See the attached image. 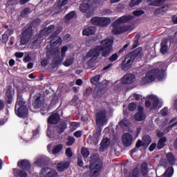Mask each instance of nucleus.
Instances as JSON below:
<instances>
[{
	"label": "nucleus",
	"instance_id": "obj_59",
	"mask_svg": "<svg viewBox=\"0 0 177 177\" xmlns=\"http://www.w3.org/2000/svg\"><path fill=\"white\" fill-rule=\"evenodd\" d=\"M15 57H17L18 59H21V57H23L24 56V53H20V52H16L15 53Z\"/></svg>",
	"mask_w": 177,
	"mask_h": 177
},
{
	"label": "nucleus",
	"instance_id": "obj_41",
	"mask_svg": "<svg viewBox=\"0 0 177 177\" xmlns=\"http://www.w3.org/2000/svg\"><path fill=\"white\" fill-rule=\"evenodd\" d=\"M63 149V145H57L53 150L52 151L53 154H57V153H60L62 151V149Z\"/></svg>",
	"mask_w": 177,
	"mask_h": 177
},
{
	"label": "nucleus",
	"instance_id": "obj_5",
	"mask_svg": "<svg viewBox=\"0 0 177 177\" xmlns=\"http://www.w3.org/2000/svg\"><path fill=\"white\" fill-rule=\"evenodd\" d=\"M107 120H109V112L100 111L96 115V122L99 129H97L93 136L95 139H99L100 135H102V129L100 127H103L105 124H107Z\"/></svg>",
	"mask_w": 177,
	"mask_h": 177
},
{
	"label": "nucleus",
	"instance_id": "obj_48",
	"mask_svg": "<svg viewBox=\"0 0 177 177\" xmlns=\"http://www.w3.org/2000/svg\"><path fill=\"white\" fill-rule=\"evenodd\" d=\"M62 62H63V59L57 58L56 59L53 60V64L56 67V66H59V64H62Z\"/></svg>",
	"mask_w": 177,
	"mask_h": 177
},
{
	"label": "nucleus",
	"instance_id": "obj_3",
	"mask_svg": "<svg viewBox=\"0 0 177 177\" xmlns=\"http://www.w3.org/2000/svg\"><path fill=\"white\" fill-rule=\"evenodd\" d=\"M142 50H143V48L138 47L126 55L124 61L120 64L121 70H122V71H128V70L132 67L135 59L142 53Z\"/></svg>",
	"mask_w": 177,
	"mask_h": 177
},
{
	"label": "nucleus",
	"instance_id": "obj_60",
	"mask_svg": "<svg viewBox=\"0 0 177 177\" xmlns=\"http://www.w3.org/2000/svg\"><path fill=\"white\" fill-rule=\"evenodd\" d=\"M132 176H133V177H139L140 176L139 170L138 169H136L133 171Z\"/></svg>",
	"mask_w": 177,
	"mask_h": 177
},
{
	"label": "nucleus",
	"instance_id": "obj_29",
	"mask_svg": "<svg viewBox=\"0 0 177 177\" xmlns=\"http://www.w3.org/2000/svg\"><path fill=\"white\" fill-rule=\"evenodd\" d=\"M134 118L136 121H142L146 118V115L143 114V112H137L134 115Z\"/></svg>",
	"mask_w": 177,
	"mask_h": 177
},
{
	"label": "nucleus",
	"instance_id": "obj_50",
	"mask_svg": "<svg viewBox=\"0 0 177 177\" xmlns=\"http://www.w3.org/2000/svg\"><path fill=\"white\" fill-rule=\"evenodd\" d=\"M8 41H9V36H8L6 34H3L1 38L2 44H7Z\"/></svg>",
	"mask_w": 177,
	"mask_h": 177
},
{
	"label": "nucleus",
	"instance_id": "obj_39",
	"mask_svg": "<svg viewBox=\"0 0 177 177\" xmlns=\"http://www.w3.org/2000/svg\"><path fill=\"white\" fill-rule=\"evenodd\" d=\"M165 142H167V138H162L159 140V142H158V149H162L164 146H165Z\"/></svg>",
	"mask_w": 177,
	"mask_h": 177
},
{
	"label": "nucleus",
	"instance_id": "obj_18",
	"mask_svg": "<svg viewBox=\"0 0 177 177\" xmlns=\"http://www.w3.org/2000/svg\"><path fill=\"white\" fill-rule=\"evenodd\" d=\"M153 74L158 81L165 80V71L164 69L156 68L153 70Z\"/></svg>",
	"mask_w": 177,
	"mask_h": 177
},
{
	"label": "nucleus",
	"instance_id": "obj_27",
	"mask_svg": "<svg viewBox=\"0 0 177 177\" xmlns=\"http://www.w3.org/2000/svg\"><path fill=\"white\" fill-rule=\"evenodd\" d=\"M17 111H28V108L27 107V104H26V101L17 104Z\"/></svg>",
	"mask_w": 177,
	"mask_h": 177
},
{
	"label": "nucleus",
	"instance_id": "obj_4",
	"mask_svg": "<svg viewBox=\"0 0 177 177\" xmlns=\"http://www.w3.org/2000/svg\"><path fill=\"white\" fill-rule=\"evenodd\" d=\"M86 169H89L91 177H96L103 169V162L102 160L97 159L96 156H93L90 160V166H86Z\"/></svg>",
	"mask_w": 177,
	"mask_h": 177
},
{
	"label": "nucleus",
	"instance_id": "obj_54",
	"mask_svg": "<svg viewBox=\"0 0 177 177\" xmlns=\"http://www.w3.org/2000/svg\"><path fill=\"white\" fill-rule=\"evenodd\" d=\"M117 59H118V54L114 53L109 58V60L111 62H115Z\"/></svg>",
	"mask_w": 177,
	"mask_h": 177
},
{
	"label": "nucleus",
	"instance_id": "obj_56",
	"mask_svg": "<svg viewBox=\"0 0 177 177\" xmlns=\"http://www.w3.org/2000/svg\"><path fill=\"white\" fill-rule=\"evenodd\" d=\"M74 142H75V139L73 137H71L68 138V142H66V145L68 146H72Z\"/></svg>",
	"mask_w": 177,
	"mask_h": 177
},
{
	"label": "nucleus",
	"instance_id": "obj_2",
	"mask_svg": "<svg viewBox=\"0 0 177 177\" xmlns=\"http://www.w3.org/2000/svg\"><path fill=\"white\" fill-rule=\"evenodd\" d=\"M132 20H133V16L132 15H124L116 19L111 24V27L113 28L112 34H113V35H120V34H123V32L129 31V29L131 28L129 26H121V24L128 23V21Z\"/></svg>",
	"mask_w": 177,
	"mask_h": 177
},
{
	"label": "nucleus",
	"instance_id": "obj_20",
	"mask_svg": "<svg viewBox=\"0 0 177 177\" xmlns=\"http://www.w3.org/2000/svg\"><path fill=\"white\" fill-rule=\"evenodd\" d=\"M95 32H96L95 27L90 26L83 29L82 35H84V37H89V35H93Z\"/></svg>",
	"mask_w": 177,
	"mask_h": 177
},
{
	"label": "nucleus",
	"instance_id": "obj_26",
	"mask_svg": "<svg viewBox=\"0 0 177 177\" xmlns=\"http://www.w3.org/2000/svg\"><path fill=\"white\" fill-rule=\"evenodd\" d=\"M14 175L16 177H27V173L21 169H14Z\"/></svg>",
	"mask_w": 177,
	"mask_h": 177
},
{
	"label": "nucleus",
	"instance_id": "obj_25",
	"mask_svg": "<svg viewBox=\"0 0 177 177\" xmlns=\"http://www.w3.org/2000/svg\"><path fill=\"white\" fill-rule=\"evenodd\" d=\"M111 23V19L107 17H101L100 27H107Z\"/></svg>",
	"mask_w": 177,
	"mask_h": 177
},
{
	"label": "nucleus",
	"instance_id": "obj_19",
	"mask_svg": "<svg viewBox=\"0 0 177 177\" xmlns=\"http://www.w3.org/2000/svg\"><path fill=\"white\" fill-rule=\"evenodd\" d=\"M18 167H19V168H22L23 169H26V171H30L31 164L30 163V161L27 160H22L18 162Z\"/></svg>",
	"mask_w": 177,
	"mask_h": 177
},
{
	"label": "nucleus",
	"instance_id": "obj_61",
	"mask_svg": "<svg viewBox=\"0 0 177 177\" xmlns=\"http://www.w3.org/2000/svg\"><path fill=\"white\" fill-rule=\"evenodd\" d=\"M84 13H86V16L87 19H91V17L93 16V11H92V10H88Z\"/></svg>",
	"mask_w": 177,
	"mask_h": 177
},
{
	"label": "nucleus",
	"instance_id": "obj_40",
	"mask_svg": "<svg viewBox=\"0 0 177 177\" xmlns=\"http://www.w3.org/2000/svg\"><path fill=\"white\" fill-rule=\"evenodd\" d=\"M81 153L83 156L84 158H87L89 156V150L85 147H82L81 149Z\"/></svg>",
	"mask_w": 177,
	"mask_h": 177
},
{
	"label": "nucleus",
	"instance_id": "obj_35",
	"mask_svg": "<svg viewBox=\"0 0 177 177\" xmlns=\"http://www.w3.org/2000/svg\"><path fill=\"white\" fill-rule=\"evenodd\" d=\"M127 108L129 111H135L138 109V102H135L129 104Z\"/></svg>",
	"mask_w": 177,
	"mask_h": 177
},
{
	"label": "nucleus",
	"instance_id": "obj_31",
	"mask_svg": "<svg viewBox=\"0 0 177 177\" xmlns=\"http://www.w3.org/2000/svg\"><path fill=\"white\" fill-rule=\"evenodd\" d=\"M100 17H94L91 19V23L93 26H100Z\"/></svg>",
	"mask_w": 177,
	"mask_h": 177
},
{
	"label": "nucleus",
	"instance_id": "obj_63",
	"mask_svg": "<svg viewBox=\"0 0 177 177\" xmlns=\"http://www.w3.org/2000/svg\"><path fill=\"white\" fill-rule=\"evenodd\" d=\"M23 61L24 63L31 62V57H30V55H28L24 58Z\"/></svg>",
	"mask_w": 177,
	"mask_h": 177
},
{
	"label": "nucleus",
	"instance_id": "obj_9",
	"mask_svg": "<svg viewBox=\"0 0 177 177\" xmlns=\"http://www.w3.org/2000/svg\"><path fill=\"white\" fill-rule=\"evenodd\" d=\"M95 3L92 0H82L79 9L82 13L89 12L93 8Z\"/></svg>",
	"mask_w": 177,
	"mask_h": 177
},
{
	"label": "nucleus",
	"instance_id": "obj_24",
	"mask_svg": "<svg viewBox=\"0 0 177 177\" xmlns=\"http://www.w3.org/2000/svg\"><path fill=\"white\" fill-rule=\"evenodd\" d=\"M68 167H70L69 162H61L57 165V168L59 172H63V171H64V169H67Z\"/></svg>",
	"mask_w": 177,
	"mask_h": 177
},
{
	"label": "nucleus",
	"instance_id": "obj_30",
	"mask_svg": "<svg viewBox=\"0 0 177 177\" xmlns=\"http://www.w3.org/2000/svg\"><path fill=\"white\" fill-rule=\"evenodd\" d=\"M24 101V99L23 98V95L21 93H18L17 95V102L15 104V111H17V104L19 103H23Z\"/></svg>",
	"mask_w": 177,
	"mask_h": 177
},
{
	"label": "nucleus",
	"instance_id": "obj_11",
	"mask_svg": "<svg viewBox=\"0 0 177 177\" xmlns=\"http://www.w3.org/2000/svg\"><path fill=\"white\" fill-rule=\"evenodd\" d=\"M167 158L168 160V162L165 159H162L160 160V164L162 165V167H165V168H167V167H169V165H174L176 162V160H175V158L174 157V155L171 153H168L167 154Z\"/></svg>",
	"mask_w": 177,
	"mask_h": 177
},
{
	"label": "nucleus",
	"instance_id": "obj_12",
	"mask_svg": "<svg viewBox=\"0 0 177 177\" xmlns=\"http://www.w3.org/2000/svg\"><path fill=\"white\" fill-rule=\"evenodd\" d=\"M13 95H15L13 87L8 86L6 91V100L8 104H12V102H13Z\"/></svg>",
	"mask_w": 177,
	"mask_h": 177
},
{
	"label": "nucleus",
	"instance_id": "obj_13",
	"mask_svg": "<svg viewBox=\"0 0 177 177\" xmlns=\"http://www.w3.org/2000/svg\"><path fill=\"white\" fill-rule=\"evenodd\" d=\"M135 78L136 77L132 73L126 74L121 79V82L122 84H124V85H129L131 84H133Z\"/></svg>",
	"mask_w": 177,
	"mask_h": 177
},
{
	"label": "nucleus",
	"instance_id": "obj_62",
	"mask_svg": "<svg viewBox=\"0 0 177 177\" xmlns=\"http://www.w3.org/2000/svg\"><path fill=\"white\" fill-rule=\"evenodd\" d=\"M133 96L137 102H140V99H142V95L139 94L134 93Z\"/></svg>",
	"mask_w": 177,
	"mask_h": 177
},
{
	"label": "nucleus",
	"instance_id": "obj_47",
	"mask_svg": "<svg viewBox=\"0 0 177 177\" xmlns=\"http://www.w3.org/2000/svg\"><path fill=\"white\" fill-rule=\"evenodd\" d=\"M133 16L136 17H139V16H142V15H145V10H135L133 12Z\"/></svg>",
	"mask_w": 177,
	"mask_h": 177
},
{
	"label": "nucleus",
	"instance_id": "obj_57",
	"mask_svg": "<svg viewBox=\"0 0 177 177\" xmlns=\"http://www.w3.org/2000/svg\"><path fill=\"white\" fill-rule=\"evenodd\" d=\"M66 156L67 157H73V151L71 148H67L66 150Z\"/></svg>",
	"mask_w": 177,
	"mask_h": 177
},
{
	"label": "nucleus",
	"instance_id": "obj_28",
	"mask_svg": "<svg viewBox=\"0 0 177 177\" xmlns=\"http://www.w3.org/2000/svg\"><path fill=\"white\" fill-rule=\"evenodd\" d=\"M50 42L51 46H53V48H55V46H57V45H62V42H63V40L62 39V37H58L57 39H51Z\"/></svg>",
	"mask_w": 177,
	"mask_h": 177
},
{
	"label": "nucleus",
	"instance_id": "obj_34",
	"mask_svg": "<svg viewBox=\"0 0 177 177\" xmlns=\"http://www.w3.org/2000/svg\"><path fill=\"white\" fill-rule=\"evenodd\" d=\"M15 114L19 118H27L28 117V112L27 111H16Z\"/></svg>",
	"mask_w": 177,
	"mask_h": 177
},
{
	"label": "nucleus",
	"instance_id": "obj_58",
	"mask_svg": "<svg viewBox=\"0 0 177 177\" xmlns=\"http://www.w3.org/2000/svg\"><path fill=\"white\" fill-rule=\"evenodd\" d=\"M147 78H148V81H149V82H153V81H154L156 80V77L153 75H146Z\"/></svg>",
	"mask_w": 177,
	"mask_h": 177
},
{
	"label": "nucleus",
	"instance_id": "obj_55",
	"mask_svg": "<svg viewBox=\"0 0 177 177\" xmlns=\"http://www.w3.org/2000/svg\"><path fill=\"white\" fill-rule=\"evenodd\" d=\"M141 83L143 85H146V84H149L150 83V82L149 81V79H148L147 75H145V77L142 78Z\"/></svg>",
	"mask_w": 177,
	"mask_h": 177
},
{
	"label": "nucleus",
	"instance_id": "obj_23",
	"mask_svg": "<svg viewBox=\"0 0 177 177\" xmlns=\"http://www.w3.org/2000/svg\"><path fill=\"white\" fill-rule=\"evenodd\" d=\"M55 30V25H50L48 27L44 28L40 31L41 35H49Z\"/></svg>",
	"mask_w": 177,
	"mask_h": 177
},
{
	"label": "nucleus",
	"instance_id": "obj_42",
	"mask_svg": "<svg viewBox=\"0 0 177 177\" xmlns=\"http://www.w3.org/2000/svg\"><path fill=\"white\" fill-rule=\"evenodd\" d=\"M66 128H67V124H66L65 122L62 123L58 127V133H62V132L64 131V129H66Z\"/></svg>",
	"mask_w": 177,
	"mask_h": 177
},
{
	"label": "nucleus",
	"instance_id": "obj_53",
	"mask_svg": "<svg viewBox=\"0 0 177 177\" xmlns=\"http://www.w3.org/2000/svg\"><path fill=\"white\" fill-rule=\"evenodd\" d=\"M128 46H129V43H127L123 46V48L118 51V54L121 55V53H124L127 50V48H128Z\"/></svg>",
	"mask_w": 177,
	"mask_h": 177
},
{
	"label": "nucleus",
	"instance_id": "obj_46",
	"mask_svg": "<svg viewBox=\"0 0 177 177\" xmlns=\"http://www.w3.org/2000/svg\"><path fill=\"white\" fill-rule=\"evenodd\" d=\"M80 127V123L78 122H71V131H75V129H77V128H78Z\"/></svg>",
	"mask_w": 177,
	"mask_h": 177
},
{
	"label": "nucleus",
	"instance_id": "obj_44",
	"mask_svg": "<svg viewBox=\"0 0 177 177\" xmlns=\"http://www.w3.org/2000/svg\"><path fill=\"white\" fill-rule=\"evenodd\" d=\"M142 2V0H131L129 3L130 8H134V6H137Z\"/></svg>",
	"mask_w": 177,
	"mask_h": 177
},
{
	"label": "nucleus",
	"instance_id": "obj_21",
	"mask_svg": "<svg viewBox=\"0 0 177 177\" xmlns=\"http://www.w3.org/2000/svg\"><path fill=\"white\" fill-rule=\"evenodd\" d=\"M160 53H162V55H165V53L168 52V40L167 39L162 40L160 43Z\"/></svg>",
	"mask_w": 177,
	"mask_h": 177
},
{
	"label": "nucleus",
	"instance_id": "obj_8",
	"mask_svg": "<svg viewBox=\"0 0 177 177\" xmlns=\"http://www.w3.org/2000/svg\"><path fill=\"white\" fill-rule=\"evenodd\" d=\"M37 20H34L21 35V45H26L32 37V24L36 23Z\"/></svg>",
	"mask_w": 177,
	"mask_h": 177
},
{
	"label": "nucleus",
	"instance_id": "obj_43",
	"mask_svg": "<svg viewBox=\"0 0 177 177\" xmlns=\"http://www.w3.org/2000/svg\"><path fill=\"white\" fill-rule=\"evenodd\" d=\"M141 171L144 176L147 174V164H146V163L142 164Z\"/></svg>",
	"mask_w": 177,
	"mask_h": 177
},
{
	"label": "nucleus",
	"instance_id": "obj_15",
	"mask_svg": "<svg viewBox=\"0 0 177 177\" xmlns=\"http://www.w3.org/2000/svg\"><path fill=\"white\" fill-rule=\"evenodd\" d=\"M151 143V140L150 139V136H145L142 138V142L140 140H138L136 143V147H140V146H143L144 149H146L149 144Z\"/></svg>",
	"mask_w": 177,
	"mask_h": 177
},
{
	"label": "nucleus",
	"instance_id": "obj_38",
	"mask_svg": "<svg viewBox=\"0 0 177 177\" xmlns=\"http://www.w3.org/2000/svg\"><path fill=\"white\" fill-rule=\"evenodd\" d=\"M31 12V8H25L24 10L21 11V17H26L28 13Z\"/></svg>",
	"mask_w": 177,
	"mask_h": 177
},
{
	"label": "nucleus",
	"instance_id": "obj_64",
	"mask_svg": "<svg viewBox=\"0 0 177 177\" xmlns=\"http://www.w3.org/2000/svg\"><path fill=\"white\" fill-rule=\"evenodd\" d=\"M58 37L59 35H57L55 32L50 35V39H56L57 38H59Z\"/></svg>",
	"mask_w": 177,
	"mask_h": 177
},
{
	"label": "nucleus",
	"instance_id": "obj_16",
	"mask_svg": "<svg viewBox=\"0 0 177 177\" xmlns=\"http://www.w3.org/2000/svg\"><path fill=\"white\" fill-rule=\"evenodd\" d=\"M133 142V136L129 133H125L122 136V143L124 146H131Z\"/></svg>",
	"mask_w": 177,
	"mask_h": 177
},
{
	"label": "nucleus",
	"instance_id": "obj_51",
	"mask_svg": "<svg viewBox=\"0 0 177 177\" xmlns=\"http://www.w3.org/2000/svg\"><path fill=\"white\" fill-rule=\"evenodd\" d=\"M39 41L38 40V37H35L32 41V48H35L39 45Z\"/></svg>",
	"mask_w": 177,
	"mask_h": 177
},
{
	"label": "nucleus",
	"instance_id": "obj_7",
	"mask_svg": "<svg viewBox=\"0 0 177 177\" xmlns=\"http://www.w3.org/2000/svg\"><path fill=\"white\" fill-rule=\"evenodd\" d=\"M60 121V116L57 113H54L49 116L48 119V128L47 129V136L52 138L55 136V127H52L50 124H58Z\"/></svg>",
	"mask_w": 177,
	"mask_h": 177
},
{
	"label": "nucleus",
	"instance_id": "obj_45",
	"mask_svg": "<svg viewBox=\"0 0 177 177\" xmlns=\"http://www.w3.org/2000/svg\"><path fill=\"white\" fill-rule=\"evenodd\" d=\"M75 17V11H71V12L68 13L65 16L66 20H71V19H73V17Z\"/></svg>",
	"mask_w": 177,
	"mask_h": 177
},
{
	"label": "nucleus",
	"instance_id": "obj_32",
	"mask_svg": "<svg viewBox=\"0 0 177 177\" xmlns=\"http://www.w3.org/2000/svg\"><path fill=\"white\" fill-rule=\"evenodd\" d=\"M110 146V140L107 138H104L101 142V147L102 149H107Z\"/></svg>",
	"mask_w": 177,
	"mask_h": 177
},
{
	"label": "nucleus",
	"instance_id": "obj_52",
	"mask_svg": "<svg viewBox=\"0 0 177 177\" xmlns=\"http://www.w3.org/2000/svg\"><path fill=\"white\" fill-rule=\"evenodd\" d=\"M177 121L176 119H173L169 122V127L167 128V129H171V128H174L175 125H176Z\"/></svg>",
	"mask_w": 177,
	"mask_h": 177
},
{
	"label": "nucleus",
	"instance_id": "obj_22",
	"mask_svg": "<svg viewBox=\"0 0 177 177\" xmlns=\"http://www.w3.org/2000/svg\"><path fill=\"white\" fill-rule=\"evenodd\" d=\"M167 0H147L149 6H161L165 3Z\"/></svg>",
	"mask_w": 177,
	"mask_h": 177
},
{
	"label": "nucleus",
	"instance_id": "obj_14",
	"mask_svg": "<svg viewBox=\"0 0 177 177\" xmlns=\"http://www.w3.org/2000/svg\"><path fill=\"white\" fill-rule=\"evenodd\" d=\"M41 98H42V96L41 95L40 93L37 94L34 97L32 106L35 110H37V109H41V107H42V104H44V101L42 100Z\"/></svg>",
	"mask_w": 177,
	"mask_h": 177
},
{
	"label": "nucleus",
	"instance_id": "obj_6",
	"mask_svg": "<svg viewBox=\"0 0 177 177\" xmlns=\"http://www.w3.org/2000/svg\"><path fill=\"white\" fill-rule=\"evenodd\" d=\"M149 100L145 101V109H149V111H157L162 107L163 102L160 101V99L153 94L148 95ZM151 100V101H150Z\"/></svg>",
	"mask_w": 177,
	"mask_h": 177
},
{
	"label": "nucleus",
	"instance_id": "obj_10",
	"mask_svg": "<svg viewBox=\"0 0 177 177\" xmlns=\"http://www.w3.org/2000/svg\"><path fill=\"white\" fill-rule=\"evenodd\" d=\"M41 177H56L57 176V171L55 169L44 167L41 169L40 173Z\"/></svg>",
	"mask_w": 177,
	"mask_h": 177
},
{
	"label": "nucleus",
	"instance_id": "obj_37",
	"mask_svg": "<svg viewBox=\"0 0 177 177\" xmlns=\"http://www.w3.org/2000/svg\"><path fill=\"white\" fill-rule=\"evenodd\" d=\"M168 9H169V7L168 6V5H166L158 8L156 10V12L157 13H159L160 15H161V13H165V12H167Z\"/></svg>",
	"mask_w": 177,
	"mask_h": 177
},
{
	"label": "nucleus",
	"instance_id": "obj_17",
	"mask_svg": "<svg viewBox=\"0 0 177 177\" xmlns=\"http://www.w3.org/2000/svg\"><path fill=\"white\" fill-rule=\"evenodd\" d=\"M100 75H95L91 79V82L93 85H97L100 91H103V88H104L105 84L102 82L99 83V82L100 81Z\"/></svg>",
	"mask_w": 177,
	"mask_h": 177
},
{
	"label": "nucleus",
	"instance_id": "obj_33",
	"mask_svg": "<svg viewBox=\"0 0 177 177\" xmlns=\"http://www.w3.org/2000/svg\"><path fill=\"white\" fill-rule=\"evenodd\" d=\"M73 63H74V57H70L68 58H66L65 62L63 63V65L65 67H70V66H71V64H73Z\"/></svg>",
	"mask_w": 177,
	"mask_h": 177
},
{
	"label": "nucleus",
	"instance_id": "obj_36",
	"mask_svg": "<svg viewBox=\"0 0 177 177\" xmlns=\"http://www.w3.org/2000/svg\"><path fill=\"white\" fill-rule=\"evenodd\" d=\"M168 9H169V7L168 6V5H166L158 8L156 10V12L157 13H159L160 15H161V13H165V12H167Z\"/></svg>",
	"mask_w": 177,
	"mask_h": 177
},
{
	"label": "nucleus",
	"instance_id": "obj_1",
	"mask_svg": "<svg viewBox=\"0 0 177 177\" xmlns=\"http://www.w3.org/2000/svg\"><path fill=\"white\" fill-rule=\"evenodd\" d=\"M100 45L96 46L95 48H91L86 53L87 58L91 57L96 60L100 56V53L102 57H108L110 53L113 52V45L114 41L111 39H104L100 41Z\"/></svg>",
	"mask_w": 177,
	"mask_h": 177
},
{
	"label": "nucleus",
	"instance_id": "obj_49",
	"mask_svg": "<svg viewBox=\"0 0 177 177\" xmlns=\"http://www.w3.org/2000/svg\"><path fill=\"white\" fill-rule=\"evenodd\" d=\"M68 50L67 46H64L61 49V56L62 57H64L66 56V52Z\"/></svg>",
	"mask_w": 177,
	"mask_h": 177
}]
</instances>
